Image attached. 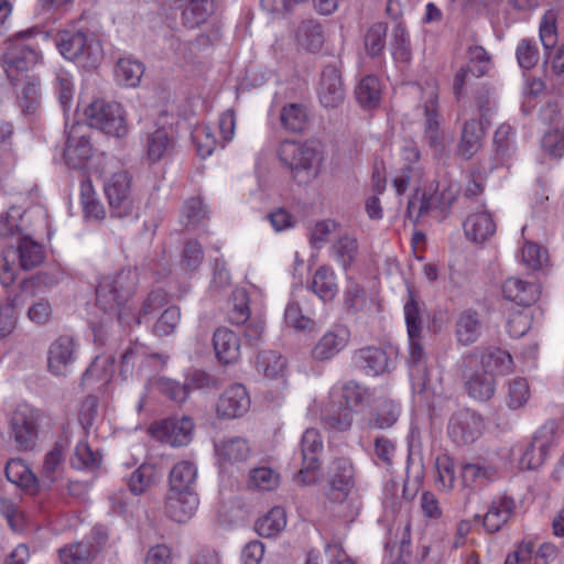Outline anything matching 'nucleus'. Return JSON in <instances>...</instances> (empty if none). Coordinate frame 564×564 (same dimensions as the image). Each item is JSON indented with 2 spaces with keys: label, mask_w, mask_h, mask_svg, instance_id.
Masks as SVG:
<instances>
[{
  "label": "nucleus",
  "mask_w": 564,
  "mask_h": 564,
  "mask_svg": "<svg viewBox=\"0 0 564 564\" xmlns=\"http://www.w3.org/2000/svg\"><path fill=\"white\" fill-rule=\"evenodd\" d=\"M295 39L301 48L316 53L325 43L323 26L316 20H304L296 29Z\"/></svg>",
  "instance_id": "72a5a7b5"
},
{
  "label": "nucleus",
  "mask_w": 564,
  "mask_h": 564,
  "mask_svg": "<svg viewBox=\"0 0 564 564\" xmlns=\"http://www.w3.org/2000/svg\"><path fill=\"white\" fill-rule=\"evenodd\" d=\"M381 91V84L378 77L367 75L356 86L355 97L362 108L372 109L379 106Z\"/></svg>",
  "instance_id": "49530a36"
},
{
  "label": "nucleus",
  "mask_w": 564,
  "mask_h": 564,
  "mask_svg": "<svg viewBox=\"0 0 564 564\" xmlns=\"http://www.w3.org/2000/svg\"><path fill=\"white\" fill-rule=\"evenodd\" d=\"M310 289L322 301H333L338 293L337 276L332 267L323 264L312 276Z\"/></svg>",
  "instance_id": "473e14b6"
},
{
  "label": "nucleus",
  "mask_w": 564,
  "mask_h": 564,
  "mask_svg": "<svg viewBox=\"0 0 564 564\" xmlns=\"http://www.w3.org/2000/svg\"><path fill=\"white\" fill-rule=\"evenodd\" d=\"M215 452L223 464H236L249 457L250 446L246 438L234 436L215 444Z\"/></svg>",
  "instance_id": "c9c22d12"
},
{
  "label": "nucleus",
  "mask_w": 564,
  "mask_h": 564,
  "mask_svg": "<svg viewBox=\"0 0 564 564\" xmlns=\"http://www.w3.org/2000/svg\"><path fill=\"white\" fill-rule=\"evenodd\" d=\"M485 430V420L469 409H460L452 414L447 424L449 438L458 446L476 442Z\"/></svg>",
  "instance_id": "9d476101"
},
{
  "label": "nucleus",
  "mask_w": 564,
  "mask_h": 564,
  "mask_svg": "<svg viewBox=\"0 0 564 564\" xmlns=\"http://www.w3.org/2000/svg\"><path fill=\"white\" fill-rule=\"evenodd\" d=\"M59 53L88 68H95L102 59V47L98 40L83 32H59L56 39Z\"/></svg>",
  "instance_id": "39448f33"
},
{
  "label": "nucleus",
  "mask_w": 564,
  "mask_h": 564,
  "mask_svg": "<svg viewBox=\"0 0 564 564\" xmlns=\"http://www.w3.org/2000/svg\"><path fill=\"white\" fill-rule=\"evenodd\" d=\"M85 123L73 124L67 132V141L64 150V160L72 169L82 167L91 155V147Z\"/></svg>",
  "instance_id": "6ab92c4d"
},
{
  "label": "nucleus",
  "mask_w": 564,
  "mask_h": 564,
  "mask_svg": "<svg viewBox=\"0 0 564 564\" xmlns=\"http://www.w3.org/2000/svg\"><path fill=\"white\" fill-rule=\"evenodd\" d=\"M482 322L477 311L467 308L460 312L456 318L455 333L459 344L467 346L477 341L480 337Z\"/></svg>",
  "instance_id": "c85d7f7f"
},
{
  "label": "nucleus",
  "mask_w": 564,
  "mask_h": 564,
  "mask_svg": "<svg viewBox=\"0 0 564 564\" xmlns=\"http://www.w3.org/2000/svg\"><path fill=\"white\" fill-rule=\"evenodd\" d=\"M78 345L69 335H61L47 349V370L55 377H66L72 372L77 358Z\"/></svg>",
  "instance_id": "ddd939ff"
},
{
  "label": "nucleus",
  "mask_w": 564,
  "mask_h": 564,
  "mask_svg": "<svg viewBox=\"0 0 564 564\" xmlns=\"http://www.w3.org/2000/svg\"><path fill=\"white\" fill-rule=\"evenodd\" d=\"M404 318L406 324V332L409 338L422 337L423 333V312L414 299L413 294L410 293L409 301L404 304Z\"/></svg>",
  "instance_id": "5fc2aeb1"
},
{
  "label": "nucleus",
  "mask_w": 564,
  "mask_h": 564,
  "mask_svg": "<svg viewBox=\"0 0 564 564\" xmlns=\"http://www.w3.org/2000/svg\"><path fill=\"white\" fill-rule=\"evenodd\" d=\"M356 368L367 376H379L393 367V361L388 352L376 346H367L356 350L352 355Z\"/></svg>",
  "instance_id": "4be33fe9"
},
{
  "label": "nucleus",
  "mask_w": 564,
  "mask_h": 564,
  "mask_svg": "<svg viewBox=\"0 0 564 564\" xmlns=\"http://www.w3.org/2000/svg\"><path fill=\"white\" fill-rule=\"evenodd\" d=\"M286 527V512L282 507H273L260 517L256 523V532L262 538L278 536Z\"/></svg>",
  "instance_id": "79ce46f5"
},
{
  "label": "nucleus",
  "mask_w": 564,
  "mask_h": 564,
  "mask_svg": "<svg viewBox=\"0 0 564 564\" xmlns=\"http://www.w3.org/2000/svg\"><path fill=\"white\" fill-rule=\"evenodd\" d=\"M167 490L197 491V467L189 460L176 463L169 474Z\"/></svg>",
  "instance_id": "7c9ffc66"
},
{
  "label": "nucleus",
  "mask_w": 564,
  "mask_h": 564,
  "mask_svg": "<svg viewBox=\"0 0 564 564\" xmlns=\"http://www.w3.org/2000/svg\"><path fill=\"white\" fill-rule=\"evenodd\" d=\"M4 473L7 479L20 488L31 489L36 484L35 476L21 458L9 459Z\"/></svg>",
  "instance_id": "09e8293b"
},
{
  "label": "nucleus",
  "mask_w": 564,
  "mask_h": 564,
  "mask_svg": "<svg viewBox=\"0 0 564 564\" xmlns=\"http://www.w3.org/2000/svg\"><path fill=\"white\" fill-rule=\"evenodd\" d=\"M88 124L108 135L123 138L128 133L126 112L117 101L97 98L85 109Z\"/></svg>",
  "instance_id": "423d86ee"
},
{
  "label": "nucleus",
  "mask_w": 564,
  "mask_h": 564,
  "mask_svg": "<svg viewBox=\"0 0 564 564\" xmlns=\"http://www.w3.org/2000/svg\"><path fill=\"white\" fill-rule=\"evenodd\" d=\"M215 11V0H188L182 11V23L187 29H196L204 24Z\"/></svg>",
  "instance_id": "a19ab883"
},
{
  "label": "nucleus",
  "mask_w": 564,
  "mask_h": 564,
  "mask_svg": "<svg viewBox=\"0 0 564 564\" xmlns=\"http://www.w3.org/2000/svg\"><path fill=\"white\" fill-rule=\"evenodd\" d=\"M463 366L467 370L479 368L495 377V373H510L513 370V359L508 351L501 348L489 347L485 350L475 348L469 354L463 356Z\"/></svg>",
  "instance_id": "9b49d317"
},
{
  "label": "nucleus",
  "mask_w": 564,
  "mask_h": 564,
  "mask_svg": "<svg viewBox=\"0 0 564 564\" xmlns=\"http://www.w3.org/2000/svg\"><path fill=\"white\" fill-rule=\"evenodd\" d=\"M63 564H101L99 547L94 543L79 542L59 550Z\"/></svg>",
  "instance_id": "e433bc0d"
},
{
  "label": "nucleus",
  "mask_w": 564,
  "mask_h": 564,
  "mask_svg": "<svg viewBox=\"0 0 564 564\" xmlns=\"http://www.w3.org/2000/svg\"><path fill=\"white\" fill-rule=\"evenodd\" d=\"M156 388L161 394L177 403L184 402L188 397V387L185 383L169 378H160Z\"/></svg>",
  "instance_id": "69168bd1"
},
{
  "label": "nucleus",
  "mask_w": 564,
  "mask_h": 564,
  "mask_svg": "<svg viewBox=\"0 0 564 564\" xmlns=\"http://www.w3.org/2000/svg\"><path fill=\"white\" fill-rule=\"evenodd\" d=\"M321 419L329 430L336 432L350 430L354 422L352 410L340 399L337 386L330 389L328 400L322 408Z\"/></svg>",
  "instance_id": "dca6fc26"
},
{
  "label": "nucleus",
  "mask_w": 564,
  "mask_h": 564,
  "mask_svg": "<svg viewBox=\"0 0 564 564\" xmlns=\"http://www.w3.org/2000/svg\"><path fill=\"white\" fill-rule=\"evenodd\" d=\"M250 317L249 296L245 289H235L231 294V308L228 319L231 324H245Z\"/></svg>",
  "instance_id": "6e6d98bb"
},
{
  "label": "nucleus",
  "mask_w": 564,
  "mask_h": 564,
  "mask_svg": "<svg viewBox=\"0 0 564 564\" xmlns=\"http://www.w3.org/2000/svg\"><path fill=\"white\" fill-rule=\"evenodd\" d=\"M256 367L269 379L283 378L286 370V359L276 351L265 350L258 354Z\"/></svg>",
  "instance_id": "de8ad7c7"
},
{
  "label": "nucleus",
  "mask_w": 564,
  "mask_h": 564,
  "mask_svg": "<svg viewBox=\"0 0 564 564\" xmlns=\"http://www.w3.org/2000/svg\"><path fill=\"white\" fill-rule=\"evenodd\" d=\"M557 433V423L553 420L545 422L534 434L532 441L523 448L520 466L532 470L540 467L554 445Z\"/></svg>",
  "instance_id": "f8f14e48"
},
{
  "label": "nucleus",
  "mask_w": 564,
  "mask_h": 564,
  "mask_svg": "<svg viewBox=\"0 0 564 564\" xmlns=\"http://www.w3.org/2000/svg\"><path fill=\"white\" fill-rule=\"evenodd\" d=\"M22 218L23 210L17 206H11L6 213L0 214V243L3 248L26 235L23 232Z\"/></svg>",
  "instance_id": "2f4dec72"
},
{
  "label": "nucleus",
  "mask_w": 564,
  "mask_h": 564,
  "mask_svg": "<svg viewBox=\"0 0 564 564\" xmlns=\"http://www.w3.org/2000/svg\"><path fill=\"white\" fill-rule=\"evenodd\" d=\"M345 87L339 69L334 65H327L322 70L318 87V99L325 108H337L345 100Z\"/></svg>",
  "instance_id": "412c9836"
},
{
  "label": "nucleus",
  "mask_w": 564,
  "mask_h": 564,
  "mask_svg": "<svg viewBox=\"0 0 564 564\" xmlns=\"http://www.w3.org/2000/svg\"><path fill=\"white\" fill-rule=\"evenodd\" d=\"M250 397L240 383L228 387L219 397L216 413L219 419L232 420L245 415L250 408Z\"/></svg>",
  "instance_id": "aec40b11"
},
{
  "label": "nucleus",
  "mask_w": 564,
  "mask_h": 564,
  "mask_svg": "<svg viewBox=\"0 0 564 564\" xmlns=\"http://www.w3.org/2000/svg\"><path fill=\"white\" fill-rule=\"evenodd\" d=\"M154 471L149 465H141L135 469L128 481L131 494L139 496L145 492L153 484Z\"/></svg>",
  "instance_id": "e2e57ef3"
},
{
  "label": "nucleus",
  "mask_w": 564,
  "mask_h": 564,
  "mask_svg": "<svg viewBox=\"0 0 564 564\" xmlns=\"http://www.w3.org/2000/svg\"><path fill=\"white\" fill-rule=\"evenodd\" d=\"M513 144V130L510 124L503 123L498 127L494 135V147L496 155L499 160L509 156V152Z\"/></svg>",
  "instance_id": "774afa93"
},
{
  "label": "nucleus",
  "mask_w": 564,
  "mask_h": 564,
  "mask_svg": "<svg viewBox=\"0 0 564 564\" xmlns=\"http://www.w3.org/2000/svg\"><path fill=\"white\" fill-rule=\"evenodd\" d=\"M339 390L340 399L344 403L349 406H366L369 405L372 400V392L369 388L359 384L358 382L350 380L340 387Z\"/></svg>",
  "instance_id": "8fccbe9b"
},
{
  "label": "nucleus",
  "mask_w": 564,
  "mask_h": 564,
  "mask_svg": "<svg viewBox=\"0 0 564 564\" xmlns=\"http://www.w3.org/2000/svg\"><path fill=\"white\" fill-rule=\"evenodd\" d=\"M424 140L435 153H443L444 137L440 129V115L437 112V94L431 93L424 106Z\"/></svg>",
  "instance_id": "bb28decb"
},
{
  "label": "nucleus",
  "mask_w": 564,
  "mask_h": 564,
  "mask_svg": "<svg viewBox=\"0 0 564 564\" xmlns=\"http://www.w3.org/2000/svg\"><path fill=\"white\" fill-rule=\"evenodd\" d=\"M40 414L28 405L15 409L10 419V438L17 451L30 452L36 446Z\"/></svg>",
  "instance_id": "6e6552de"
},
{
  "label": "nucleus",
  "mask_w": 564,
  "mask_h": 564,
  "mask_svg": "<svg viewBox=\"0 0 564 564\" xmlns=\"http://www.w3.org/2000/svg\"><path fill=\"white\" fill-rule=\"evenodd\" d=\"M354 466L350 459L339 457L333 460L328 470L329 490L327 492L329 501L334 505L332 511L345 519H352L356 511L352 509L348 496L354 487Z\"/></svg>",
  "instance_id": "20e7f679"
},
{
  "label": "nucleus",
  "mask_w": 564,
  "mask_h": 564,
  "mask_svg": "<svg viewBox=\"0 0 564 564\" xmlns=\"http://www.w3.org/2000/svg\"><path fill=\"white\" fill-rule=\"evenodd\" d=\"M519 66L524 70L534 68L540 61V51L535 41L522 39L516 50Z\"/></svg>",
  "instance_id": "bf43d9fd"
},
{
  "label": "nucleus",
  "mask_w": 564,
  "mask_h": 564,
  "mask_svg": "<svg viewBox=\"0 0 564 564\" xmlns=\"http://www.w3.org/2000/svg\"><path fill=\"white\" fill-rule=\"evenodd\" d=\"M215 355L223 365H230L240 358V338L227 327H218L213 335Z\"/></svg>",
  "instance_id": "393cba45"
},
{
  "label": "nucleus",
  "mask_w": 564,
  "mask_h": 564,
  "mask_svg": "<svg viewBox=\"0 0 564 564\" xmlns=\"http://www.w3.org/2000/svg\"><path fill=\"white\" fill-rule=\"evenodd\" d=\"M278 155L299 184L312 182L318 175L323 161L318 144L314 141L301 143L285 140L279 147Z\"/></svg>",
  "instance_id": "f03ea898"
},
{
  "label": "nucleus",
  "mask_w": 564,
  "mask_h": 564,
  "mask_svg": "<svg viewBox=\"0 0 564 564\" xmlns=\"http://www.w3.org/2000/svg\"><path fill=\"white\" fill-rule=\"evenodd\" d=\"M551 113H557L556 105L549 104L541 110L543 120L549 122L552 127V129L544 134L542 145L551 155L562 156L564 153V137L561 133L560 124L554 122Z\"/></svg>",
  "instance_id": "ea45409f"
},
{
  "label": "nucleus",
  "mask_w": 564,
  "mask_h": 564,
  "mask_svg": "<svg viewBox=\"0 0 564 564\" xmlns=\"http://www.w3.org/2000/svg\"><path fill=\"white\" fill-rule=\"evenodd\" d=\"M2 254L7 260H13L22 270L29 271L39 267L45 258L44 248L29 235L18 238V241L3 248Z\"/></svg>",
  "instance_id": "2eb2a0df"
},
{
  "label": "nucleus",
  "mask_w": 564,
  "mask_h": 564,
  "mask_svg": "<svg viewBox=\"0 0 564 564\" xmlns=\"http://www.w3.org/2000/svg\"><path fill=\"white\" fill-rule=\"evenodd\" d=\"M308 111L303 104L289 102L280 110V122L289 132H302L308 126Z\"/></svg>",
  "instance_id": "37998d69"
},
{
  "label": "nucleus",
  "mask_w": 564,
  "mask_h": 564,
  "mask_svg": "<svg viewBox=\"0 0 564 564\" xmlns=\"http://www.w3.org/2000/svg\"><path fill=\"white\" fill-rule=\"evenodd\" d=\"M323 448L319 432L307 429L301 440L302 467L297 474V481L310 484L314 480V473L319 467L318 454Z\"/></svg>",
  "instance_id": "a211bd4d"
},
{
  "label": "nucleus",
  "mask_w": 564,
  "mask_h": 564,
  "mask_svg": "<svg viewBox=\"0 0 564 564\" xmlns=\"http://www.w3.org/2000/svg\"><path fill=\"white\" fill-rule=\"evenodd\" d=\"M144 74V65L132 57H121L115 67L116 82L126 87H137Z\"/></svg>",
  "instance_id": "c03bdc74"
},
{
  "label": "nucleus",
  "mask_w": 564,
  "mask_h": 564,
  "mask_svg": "<svg viewBox=\"0 0 564 564\" xmlns=\"http://www.w3.org/2000/svg\"><path fill=\"white\" fill-rule=\"evenodd\" d=\"M517 505L512 497L501 495L496 497L482 518L487 532H498L513 516Z\"/></svg>",
  "instance_id": "a878e982"
},
{
  "label": "nucleus",
  "mask_w": 564,
  "mask_h": 564,
  "mask_svg": "<svg viewBox=\"0 0 564 564\" xmlns=\"http://www.w3.org/2000/svg\"><path fill=\"white\" fill-rule=\"evenodd\" d=\"M464 230L468 239L482 242L495 234L496 224L490 213H474L464 221Z\"/></svg>",
  "instance_id": "f704fd0d"
},
{
  "label": "nucleus",
  "mask_w": 564,
  "mask_h": 564,
  "mask_svg": "<svg viewBox=\"0 0 564 564\" xmlns=\"http://www.w3.org/2000/svg\"><path fill=\"white\" fill-rule=\"evenodd\" d=\"M503 296L522 306H530L540 296L539 286L518 278H509L502 285Z\"/></svg>",
  "instance_id": "c756f323"
},
{
  "label": "nucleus",
  "mask_w": 564,
  "mask_h": 564,
  "mask_svg": "<svg viewBox=\"0 0 564 564\" xmlns=\"http://www.w3.org/2000/svg\"><path fill=\"white\" fill-rule=\"evenodd\" d=\"M150 431L153 437L162 443L174 447L185 446L192 440L194 422L188 416H173L153 423Z\"/></svg>",
  "instance_id": "4468645a"
},
{
  "label": "nucleus",
  "mask_w": 564,
  "mask_h": 564,
  "mask_svg": "<svg viewBox=\"0 0 564 564\" xmlns=\"http://www.w3.org/2000/svg\"><path fill=\"white\" fill-rule=\"evenodd\" d=\"M530 388L524 378H514L508 382L507 406L511 410L523 408L530 400Z\"/></svg>",
  "instance_id": "4d7b16f0"
},
{
  "label": "nucleus",
  "mask_w": 564,
  "mask_h": 564,
  "mask_svg": "<svg viewBox=\"0 0 564 564\" xmlns=\"http://www.w3.org/2000/svg\"><path fill=\"white\" fill-rule=\"evenodd\" d=\"M387 30L388 26L383 22L375 23L369 28L365 36V45L371 56H378L383 51Z\"/></svg>",
  "instance_id": "680f3d73"
},
{
  "label": "nucleus",
  "mask_w": 564,
  "mask_h": 564,
  "mask_svg": "<svg viewBox=\"0 0 564 564\" xmlns=\"http://www.w3.org/2000/svg\"><path fill=\"white\" fill-rule=\"evenodd\" d=\"M181 319V311L177 306H169L153 325V332L158 336H166L174 332Z\"/></svg>",
  "instance_id": "338daca9"
},
{
  "label": "nucleus",
  "mask_w": 564,
  "mask_h": 564,
  "mask_svg": "<svg viewBox=\"0 0 564 564\" xmlns=\"http://www.w3.org/2000/svg\"><path fill=\"white\" fill-rule=\"evenodd\" d=\"M391 51L393 58L399 63H409L412 58V48L409 32L403 23H397L391 34Z\"/></svg>",
  "instance_id": "3c124183"
},
{
  "label": "nucleus",
  "mask_w": 564,
  "mask_h": 564,
  "mask_svg": "<svg viewBox=\"0 0 564 564\" xmlns=\"http://www.w3.org/2000/svg\"><path fill=\"white\" fill-rule=\"evenodd\" d=\"M198 506L199 496L197 491H166L164 513L177 523H185L191 520L195 516Z\"/></svg>",
  "instance_id": "f3484780"
},
{
  "label": "nucleus",
  "mask_w": 564,
  "mask_h": 564,
  "mask_svg": "<svg viewBox=\"0 0 564 564\" xmlns=\"http://www.w3.org/2000/svg\"><path fill=\"white\" fill-rule=\"evenodd\" d=\"M17 99L24 113H33L40 102V80L34 75H25L18 86H13Z\"/></svg>",
  "instance_id": "58836bf2"
},
{
  "label": "nucleus",
  "mask_w": 564,
  "mask_h": 564,
  "mask_svg": "<svg viewBox=\"0 0 564 564\" xmlns=\"http://www.w3.org/2000/svg\"><path fill=\"white\" fill-rule=\"evenodd\" d=\"M174 145L173 135L165 128H159L147 137V159L151 163H156L169 156L173 152Z\"/></svg>",
  "instance_id": "4c0bfd02"
},
{
  "label": "nucleus",
  "mask_w": 564,
  "mask_h": 564,
  "mask_svg": "<svg viewBox=\"0 0 564 564\" xmlns=\"http://www.w3.org/2000/svg\"><path fill=\"white\" fill-rule=\"evenodd\" d=\"M367 301L366 291L362 285L352 279H347V284L344 290V305L350 313L361 311Z\"/></svg>",
  "instance_id": "052dcab7"
},
{
  "label": "nucleus",
  "mask_w": 564,
  "mask_h": 564,
  "mask_svg": "<svg viewBox=\"0 0 564 564\" xmlns=\"http://www.w3.org/2000/svg\"><path fill=\"white\" fill-rule=\"evenodd\" d=\"M80 200L85 216L94 219H104L106 210L100 200L96 197L91 181L85 177L80 182Z\"/></svg>",
  "instance_id": "864d4df0"
},
{
  "label": "nucleus",
  "mask_w": 564,
  "mask_h": 564,
  "mask_svg": "<svg viewBox=\"0 0 564 564\" xmlns=\"http://www.w3.org/2000/svg\"><path fill=\"white\" fill-rule=\"evenodd\" d=\"M138 272L126 268L115 274L102 276L96 289V303L106 313L117 314L123 319L124 305L133 295L138 285Z\"/></svg>",
  "instance_id": "f257e3e1"
},
{
  "label": "nucleus",
  "mask_w": 564,
  "mask_h": 564,
  "mask_svg": "<svg viewBox=\"0 0 564 564\" xmlns=\"http://www.w3.org/2000/svg\"><path fill=\"white\" fill-rule=\"evenodd\" d=\"M132 177L127 171L112 174L104 185L110 216L126 218L135 210V198L132 193Z\"/></svg>",
  "instance_id": "0eeeda50"
},
{
  "label": "nucleus",
  "mask_w": 564,
  "mask_h": 564,
  "mask_svg": "<svg viewBox=\"0 0 564 564\" xmlns=\"http://www.w3.org/2000/svg\"><path fill=\"white\" fill-rule=\"evenodd\" d=\"M280 484V475L270 467H258L250 471L248 486L258 490H273Z\"/></svg>",
  "instance_id": "13d9d810"
},
{
  "label": "nucleus",
  "mask_w": 564,
  "mask_h": 564,
  "mask_svg": "<svg viewBox=\"0 0 564 564\" xmlns=\"http://www.w3.org/2000/svg\"><path fill=\"white\" fill-rule=\"evenodd\" d=\"M330 254L347 271L359 254L357 239L348 234L343 235L332 245Z\"/></svg>",
  "instance_id": "a18cd8bd"
},
{
  "label": "nucleus",
  "mask_w": 564,
  "mask_h": 564,
  "mask_svg": "<svg viewBox=\"0 0 564 564\" xmlns=\"http://www.w3.org/2000/svg\"><path fill=\"white\" fill-rule=\"evenodd\" d=\"M349 330L338 326L325 333L312 349V357L315 360H329L341 351L348 344Z\"/></svg>",
  "instance_id": "b1692460"
},
{
  "label": "nucleus",
  "mask_w": 564,
  "mask_h": 564,
  "mask_svg": "<svg viewBox=\"0 0 564 564\" xmlns=\"http://www.w3.org/2000/svg\"><path fill=\"white\" fill-rule=\"evenodd\" d=\"M23 303L21 295L8 296L6 302L0 304V339L6 338L17 327L18 307Z\"/></svg>",
  "instance_id": "603ef678"
},
{
  "label": "nucleus",
  "mask_w": 564,
  "mask_h": 564,
  "mask_svg": "<svg viewBox=\"0 0 564 564\" xmlns=\"http://www.w3.org/2000/svg\"><path fill=\"white\" fill-rule=\"evenodd\" d=\"M485 130L480 120H466L460 130L456 153L464 160H470L481 148Z\"/></svg>",
  "instance_id": "cd10ccee"
},
{
  "label": "nucleus",
  "mask_w": 564,
  "mask_h": 564,
  "mask_svg": "<svg viewBox=\"0 0 564 564\" xmlns=\"http://www.w3.org/2000/svg\"><path fill=\"white\" fill-rule=\"evenodd\" d=\"M497 479L498 468L484 457H473L460 464L459 480L465 496L482 490Z\"/></svg>",
  "instance_id": "1a4fd4ad"
},
{
  "label": "nucleus",
  "mask_w": 564,
  "mask_h": 564,
  "mask_svg": "<svg viewBox=\"0 0 564 564\" xmlns=\"http://www.w3.org/2000/svg\"><path fill=\"white\" fill-rule=\"evenodd\" d=\"M39 31L28 29L19 32L9 41L8 47L2 57V64L7 77L12 86H18L28 72L32 69L41 59L40 53L25 40L32 39Z\"/></svg>",
  "instance_id": "7ed1b4c3"
},
{
  "label": "nucleus",
  "mask_w": 564,
  "mask_h": 564,
  "mask_svg": "<svg viewBox=\"0 0 564 564\" xmlns=\"http://www.w3.org/2000/svg\"><path fill=\"white\" fill-rule=\"evenodd\" d=\"M462 377L466 380L465 386L469 397L478 401H488L496 391V380L490 373L479 368L467 370L463 366V357L457 364Z\"/></svg>",
  "instance_id": "5701e85b"
},
{
  "label": "nucleus",
  "mask_w": 564,
  "mask_h": 564,
  "mask_svg": "<svg viewBox=\"0 0 564 564\" xmlns=\"http://www.w3.org/2000/svg\"><path fill=\"white\" fill-rule=\"evenodd\" d=\"M101 463V456L98 452H94L87 442L82 441L75 447V459L73 466L80 468L95 469L99 467Z\"/></svg>",
  "instance_id": "0e129e2a"
}]
</instances>
